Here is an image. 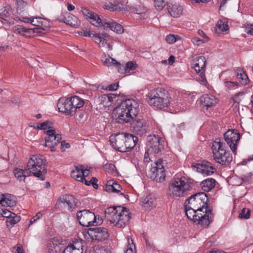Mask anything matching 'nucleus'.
<instances>
[{
    "mask_svg": "<svg viewBox=\"0 0 253 253\" xmlns=\"http://www.w3.org/2000/svg\"><path fill=\"white\" fill-rule=\"evenodd\" d=\"M1 205L4 207H13L15 205V201L10 194H3Z\"/></svg>",
    "mask_w": 253,
    "mask_h": 253,
    "instance_id": "nucleus-37",
    "label": "nucleus"
},
{
    "mask_svg": "<svg viewBox=\"0 0 253 253\" xmlns=\"http://www.w3.org/2000/svg\"><path fill=\"white\" fill-rule=\"evenodd\" d=\"M146 153L153 154L159 153L164 148V140L158 135H150L147 137Z\"/></svg>",
    "mask_w": 253,
    "mask_h": 253,
    "instance_id": "nucleus-8",
    "label": "nucleus"
},
{
    "mask_svg": "<svg viewBox=\"0 0 253 253\" xmlns=\"http://www.w3.org/2000/svg\"><path fill=\"white\" fill-rule=\"evenodd\" d=\"M125 144L127 147V152L130 151L136 145L138 141V137L131 134L125 133Z\"/></svg>",
    "mask_w": 253,
    "mask_h": 253,
    "instance_id": "nucleus-28",
    "label": "nucleus"
},
{
    "mask_svg": "<svg viewBox=\"0 0 253 253\" xmlns=\"http://www.w3.org/2000/svg\"><path fill=\"white\" fill-rule=\"evenodd\" d=\"M128 246L127 248L126 251V253H135L133 249H135V245L133 244V240L131 238H127Z\"/></svg>",
    "mask_w": 253,
    "mask_h": 253,
    "instance_id": "nucleus-44",
    "label": "nucleus"
},
{
    "mask_svg": "<svg viewBox=\"0 0 253 253\" xmlns=\"http://www.w3.org/2000/svg\"><path fill=\"white\" fill-rule=\"evenodd\" d=\"M150 171L151 178L153 180L161 182L165 180L166 174L161 160H159L154 163V166L151 168Z\"/></svg>",
    "mask_w": 253,
    "mask_h": 253,
    "instance_id": "nucleus-12",
    "label": "nucleus"
},
{
    "mask_svg": "<svg viewBox=\"0 0 253 253\" xmlns=\"http://www.w3.org/2000/svg\"><path fill=\"white\" fill-rule=\"evenodd\" d=\"M116 98V95L114 94H111L110 95H106L103 94L101 96V99L103 101H106L107 100L110 102H111L113 101V99Z\"/></svg>",
    "mask_w": 253,
    "mask_h": 253,
    "instance_id": "nucleus-49",
    "label": "nucleus"
},
{
    "mask_svg": "<svg viewBox=\"0 0 253 253\" xmlns=\"http://www.w3.org/2000/svg\"><path fill=\"white\" fill-rule=\"evenodd\" d=\"M192 42L194 44L199 45L201 43H203L206 41L201 40L198 38L195 37L192 39Z\"/></svg>",
    "mask_w": 253,
    "mask_h": 253,
    "instance_id": "nucleus-58",
    "label": "nucleus"
},
{
    "mask_svg": "<svg viewBox=\"0 0 253 253\" xmlns=\"http://www.w3.org/2000/svg\"><path fill=\"white\" fill-rule=\"evenodd\" d=\"M81 35L84 36V37H91V33L89 31H84L83 32H81V33H80Z\"/></svg>",
    "mask_w": 253,
    "mask_h": 253,
    "instance_id": "nucleus-62",
    "label": "nucleus"
},
{
    "mask_svg": "<svg viewBox=\"0 0 253 253\" xmlns=\"http://www.w3.org/2000/svg\"><path fill=\"white\" fill-rule=\"evenodd\" d=\"M213 160L218 164L228 166L232 161V156L225 149V144L220 138L216 139L211 147Z\"/></svg>",
    "mask_w": 253,
    "mask_h": 253,
    "instance_id": "nucleus-5",
    "label": "nucleus"
},
{
    "mask_svg": "<svg viewBox=\"0 0 253 253\" xmlns=\"http://www.w3.org/2000/svg\"><path fill=\"white\" fill-rule=\"evenodd\" d=\"M84 181L85 184L87 186H89L92 184L94 189H96L98 188V186L97 184L98 179L96 177H92L90 181H87L84 178Z\"/></svg>",
    "mask_w": 253,
    "mask_h": 253,
    "instance_id": "nucleus-45",
    "label": "nucleus"
},
{
    "mask_svg": "<svg viewBox=\"0 0 253 253\" xmlns=\"http://www.w3.org/2000/svg\"><path fill=\"white\" fill-rule=\"evenodd\" d=\"M83 14L88 19L90 23L96 27H102L104 22L99 16L95 13L93 12L86 8L82 9Z\"/></svg>",
    "mask_w": 253,
    "mask_h": 253,
    "instance_id": "nucleus-19",
    "label": "nucleus"
},
{
    "mask_svg": "<svg viewBox=\"0 0 253 253\" xmlns=\"http://www.w3.org/2000/svg\"><path fill=\"white\" fill-rule=\"evenodd\" d=\"M244 93L242 92H239L235 94L233 97V100L235 103H239L240 100L238 99V97L239 95H242Z\"/></svg>",
    "mask_w": 253,
    "mask_h": 253,
    "instance_id": "nucleus-61",
    "label": "nucleus"
},
{
    "mask_svg": "<svg viewBox=\"0 0 253 253\" xmlns=\"http://www.w3.org/2000/svg\"><path fill=\"white\" fill-rule=\"evenodd\" d=\"M140 201L142 209L146 211H150L156 206V198L152 194L141 197Z\"/></svg>",
    "mask_w": 253,
    "mask_h": 253,
    "instance_id": "nucleus-17",
    "label": "nucleus"
},
{
    "mask_svg": "<svg viewBox=\"0 0 253 253\" xmlns=\"http://www.w3.org/2000/svg\"><path fill=\"white\" fill-rule=\"evenodd\" d=\"M59 21L72 27L78 26L80 24L77 17L68 12L65 13L64 15L60 16L59 18Z\"/></svg>",
    "mask_w": 253,
    "mask_h": 253,
    "instance_id": "nucleus-21",
    "label": "nucleus"
},
{
    "mask_svg": "<svg viewBox=\"0 0 253 253\" xmlns=\"http://www.w3.org/2000/svg\"><path fill=\"white\" fill-rule=\"evenodd\" d=\"M206 59L204 56H200L196 58L193 61V68L197 73L200 74V76L202 81L206 80L205 70H206Z\"/></svg>",
    "mask_w": 253,
    "mask_h": 253,
    "instance_id": "nucleus-18",
    "label": "nucleus"
},
{
    "mask_svg": "<svg viewBox=\"0 0 253 253\" xmlns=\"http://www.w3.org/2000/svg\"><path fill=\"white\" fill-rule=\"evenodd\" d=\"M39 28H26L20 25H16L13 27V31L16 34H19L24 36L25 33L31 34L32 33H41V31H39Z\"/></svg>",
    "mask_w": 253,
    "mask_h": 253,
    "instance_id": "nucleus-27",
    "label": "nucleus"
},
{
    "mask_svg": "<svg viewBox=\"0 0 253 253\" xmlns=\"http://www.w3.org/2000/svg\"><path fill=\"white\" fill-rule=\"evenodd\" d=\"M39 18L37 20L35 19V22H33V24H32L33 25L36 26V28H39V31H41V33H42V31L43 30V29L41 28V26L42 25V21H40L41 20V18L39 17H37Z\"/></svg>",
    "mask_w": 253,
    "mask_h": 253,
    "instance_id": "nucleus-52",
    "label": "nucleus"
},
{
    "mask_svg": "<svg viewBox=\"0 0 253 253\" xmlns=\"http://www.w3.org/2000/svg\"><path fill=\"white\" fill-rule=\"evenodd\" d=\"M215 182L214 178H208L201 182L200 186L204 191L209 192L214 187Z\"/></svg>",
    "mask_w": 253,
    "mask_h": 253,
    "instance_id": "nucleus-30",
    "label": "nucleus"
},
{
    "mask_svg": "<svg viewBox=\"0 0 253 253\" xmlns=\"http://www.w3.org/2000/svg\"><path fill=\"white\" fill-rule=\"evenodd\" d=\"M191 189L188 179L184 177L174 178L169 184L168 194L173 198L184 197Z\"/></svg>",
    "mask_w": 253,
    "mask_h": 253,
    "instance_id": "nucleus-6",
    "label": "nucleus"
},
{
    "mask_svg": "<svg viewBox=\"0 0 253 253\" xmlns=\"http://www.w3.org/2000/svg\"><path fill=\"white\" fill-rule=\"evenodd\" d=\"M251 216V211L250 209L243 208L239 213V217L240 218L249 219Z\"/></svg>",
    "mask_w": 253,
    "mask_h": 253,
    "instance_id": "nucleus-43",
    "label": "nucleus"
},
{
    "mask_svg": "<svg viewBox=\"0 0 253 253\" xmlns=\"http://www.w3.org/2000/svg\"><path fill=\"white\" fill-rule=\"evenodd\" d=\"M179 38L178 35L169 34L166 36V41L168 43L171 44L175 42Z\"/></svg>",
    "mask_w": 253,
    "mask_h": 253,
    "instance_id": "nucleus-46",
    "label": "nucleus"
},
{
    "mask_svg": "<svg viewBox=\"0 0 253 253\" xmlns=\"http://www.w3.org/2000/svg\"><path fill=\"white\" fill-rule=\"evenodd\" d=\"M20 216L14 214V215H13L6 220V225L7 226H13L16 223H18L20 220Z\"/></svg>",
    "mask_w": 253,
    "mask_h": 253,
    "instance_id": "nucleus-40",
    "label": "nucleus"
},
{
    "mask_svg": "<svg viewBox=\"0 0 253 253\" xmlns=\"http://www.w3.org/2000/svg\"><path fill=\"white\" fill-rule=\"evenodd\" d=\"M101 60L104 65L107 66H115L118 68L119 72L123 73V71L121 70L122 65L109 56L107 57L104 54V56L102 57Z\"/></svg>",
    "mask_w": 253,
    "mask_h": 253,
    "instance_id": "nucleus-29",
    "label": "nucleus"
},
{
    "mask_svg": "<svg viewBox=\"0 0 253 253\" xmlns=\"http://www.w3.org/2000/svg\"><path fill=\"white\" fill-rule=\"evenodd\" d=\"M103 28L105 30L110 29L117 34H122L124 32L123 26L120 24L114 22L108 21L104 22L103 25Z\"/></svg>",
    "mask_w": 253,
    "mask_h": 253,
    "instance_id": "nucleus-26",
    "label": "nucleus"
},
{
    "mask_svg": "<svg viewBox=\"0 0 253 253\" xmlns=\"http://www.w3.org/2000/svg\"><path fill=\"white\" fill-rule=\"evenodd\" d=\"M0 15L1 16V18H3V17H7L9 16L10 13L8 10L4 7L0 10Z\"/></svg>",
    "mask_w": 253,
    "mask_h": 253,
    "instance_id": "nucleus-55",
    "label": "nucleus"
},
{
    "mask_svg": "<svg viewBox=\"0 0 253 253\" xmlns=\"http://www.w3.org/2000/svg\"><path fill=\"white\" fill-rule=\"evenodd\" d=\"M202 173L205 175H210L213 174L216 169L213 165L208 162H203L202 163Z\"/></svg>",
    "mask_w": 253,
    "mask_h": 253,
    "instance_id": "nucleus-33",
    "label": "nucleus"
},
{
    "mask_svg": "<svg viewBox=\"0 0 253 253\" xmlns=\"http://www.w3.org/2000/svg\"><path fill=\"white\" fill-rule=\"evenodd\" d=\"M83 240L73 241L63 252V253H83Z\"/></svg>",
    "mask_w": 253,
    "mask_h": 253,
    "instance_id": "nucleus-22",
    "label": "nucleus"
},
{
    "mask_svg": "<svg viewBox=\"0 0 253 253\" xmlns=\"http://www.w3.org/2000/svg\"><path fill=\"white\" fill-rule=\"evenodd\" d=\"M246 32L248 34L252 35L253 34V24H248L246 27Z\"/></svg>",
    "mask_w": 253,
    "mask_h": 253,
    "instance_id": "nucleus-56",
    "label": "nucleus"
},
{
    "mask_svg": "<svg viewBox=\"0 0 253 253\" xmlns=\"http://www.w3.org/2000/svg\"><path fill=\"white\" fill-rule=\"evenodd\" d=\"M228 25L226 22L219 20L216 25V31L217 32H224L228 30Z\"/></svg>",
    "mask_w": 253,
    "mask_h": 253,
    "instance_id": "nucleus-41",
    "label": "nucleus"
},
{
    "mask_svg": "<svg viewBox=\"0 0 253 253\" xmlns=\"http://www.w3.org/2000/svg\"><path fill=\"white\" fill-rule=\"evenodd\" d=\"M146 101L152 107L162 109L171 103L169 92L163 88H156L150 90L146 95Z\"/></svg>",
    "mask_w": 253,
    "mask_h": 253,
    "instance_id": "nucleus-3",
    "label": "nucleus"
},
{
    "mask_svg": "<svg viewBox=\"0 0 253 253\" xmlns=\"http://www.w3.org/2000/svg\"><path fill=\"white\" fill-rule=\"evenodd\" d=\"M89 235L92 240L99 242L107 239L109 236L108 229L102 227L89 228Z\"/></svg>",
    "mask_w": 253,
    "mask_h": 253,
    "instance_id": "nucleus-14",
    "label": "nucleus"
},
{
    "mask_svg": "<svg viewBox=\"0 0 253 253\" xmlns=\"http://www.w3.org/2000/svg\"><path fill=\"white\" fill-rule=\"evenodd\" d=\"M70 146V144L69 143H66L65 140L61 141L60 149L62 152L65 151L66 149H69Z\"/></svg>",
    "mask_w": 253,
    "mask_h": 253,
    "instance_id": "nucleus-54",
    "label": "nucleus"
},
{
    "mask_svg": "<svg viewBox=\"0 0 253 253\" xmlns=\"http://www.w3.org/2000/svg\"><path fill=\"white\" fill-rule=\"evenodd\" d=\"M95 253H110L109 250H107L104 247H101L96 249L95 251Z\"/></svg>",
    "mask_w": 253,
    "mask_h": 253,
    "instance_id": "nucleus-57",
    "label": "nucleus"
},
{
    "mask_svg": "<svg viewBox=\"0 0 253 253\" xmlns=\"http://www.w3.org/2000/svg\"><path fill=\"white\" fill-rule=\"evenodd\" d=\"M92 38L96 43H98L100 47H105L107 44H108L107 40L100 36L99 34H93Z\"/></svg>",
    "mask_w": 253,
    "mask_h": 253,
    "instance_id": "nucleus-38",
    "label": "nucleus"
},
{
    "mask_svg": "<svg viewBox=\"0 0 253 253\" xmlns=\"http://www.w3.org/2000/svg\"><path fill=\"white\" fill-rule=\"evenodd\" d=\"M17 2L18 6H21L22 7L27 5V3L23 0H17Z\"/></svg>",
    "mask_w": 253,
    "mask_h": 253,
    "instance_id": "nucleus-64",
    "label": "nucleus"
},
{
    "mask_svg": "<svg viewBox=\"0 0 253 253\" xmlns=\"http://www.w3.org/2000/svg\"><path fill=\"white\" fill-rule=\"evenodd\" d=\"M224 139L233 153L237 154V148L240 139V134L236 129H228L224 134Z\"/></svg>",
    "mask_w": 253,
    "mask_h": 253,
    "instance_id": "nucleus-10",
    "label": "nucleus"
},
{
    "mask_svg": "<svg viewBox=\"0 0 253 253\" xmlns=\"http://www.w3.org/2000/svg\"><path fill=\"white\" fill-rule=\"evenodd\" d=\"M225 86L228 89H235L239 86V83L237 82L225 81L224 82Z\"/></svg>",
    "mask_w": 253,
    "mask_h": 253,
    "instance_id": "nucleus-47",
    "label": "nucleus"
},
{
    "mask_svg": "<svg viewBox=\"0 0 253 253\" xmlns=\"http://www.w3.org/2000/svg\"><path fill=\"white\" fill-rule=\"evenodd\" d=\"M70 97H61L58 101L57 106L60 112L64 113L67 115L73 116L74 112L72 104H71Z\"/></svg>",
    "mask_w": 253,
    "mask_h": 253,
    "instance_id": "nucleus-15",
    "label": "nucleus"
},
{
    "mask_svg": "<svg viewBox=\"0 0 253 253\" xmlns=\"http://www.w3.org/2000/svg\"><path fill=\"white\" fill-rule=\"evenodd\" d=\"M118 87V84H112L108 85L107 88L111 91H114L117 89Z\"/></svg>",
    "mask_w": 253,
    "mask_h": 253,
    "instance_id": "nucleus-60",
    "label": "nucleus"
},
{
    "mask_svg": "<svg viewBox=\"0 0 253 253\" xmlns=\"http://www.w3.org/2000/svg\"><path fill=\"white\" fill-rule=\"evenodd\" d=\"M104 212L107 221L118 228L126 226L130 218L129 211L121 206L108 208Z\"/></svg>",
    "mask_w": 253,
    "mask_h": 253,
    "instance_id": "nucleus-2",
    "label": "nucleus"
},
{
    "mask_svg": "<svg viewBox=\"0 0 253 253\" xmlns=\"http://www.w3.org/2000/svg\"><path fill=\"white\" fill-rule=\"evenodd\" d=\"M42 216L41 212H38L34 216H33L30 221V224L35 222L38 219L41 218Z\"/></svg>",
    "mask_w": 253,
    "mask_h": 253,
    "instance_id": "nucleus-53",
    "label": "nucleus"
},
{
    "mask_svg": "<svg viewBox=\"0 0 253 253\" xmlns=\"http://www.w3.org/2000/svg\"><path fill=\"white\" fill-rule=\"evenodd\" d=\"M76 215L80 224L84 227L97 225L101 223L96 221V216L94 213L89 210L78 211Z\"/></svg>",
    "mask_w": 253,
    "mask_h": 253,
    "instance_id": "nucleus-7",
    "label": "nucleus"
},
{
    "mask_svg": "<svg viewBox=\"0 0 253 253\" xmlns=\"http://www.w3.org/2000/svg\"><path fill=\"white\" fill-rule=\"evenodd\" d=\"M14 213L11 212L7 209H1V214L2 216L5 217L8 219L13 215H14Z\"/></svg>",
    "mask_w": 253,
    "mask_h": 253,
    "instance_id": "nucleus-50",
    "label": "nucleus"
},
{
    "mask_svg": "<svg viewBox=\"0 0 253 253\" xmlns=\"http://www.w3.org/2000/svg\"><path fill=\"white\" fill-rule=\"evenodd\" d=\"M153 0L154 1L155 7L157 10L160 11L163 9L165 6V3L163 0Z\"/></svg>",
    "mask_w": 253,
    "mask_h": 253,
    "instance_id": "nucleus-48",
    "label": "nucleus"
},
{
    "mask_svg": "<svg viewBox=\"0 0 253 253\" xmlns=\"http://www.w3.org/2000/svg\"><path fill=\"white\" fill-rule=\"evenodd\" d=\"M201 102L203 108L206 107L207 109L214 106L217 101L216 98L211 94H204L201 97Z\"/></svg>",
    "mask_w": 253,
    "mask_h": 253,
    "instance_id": "nucleus-24",
    "label": "nucleus"
},
{
    "mask_svg": "<svg viewBox=\"0 0 253 253\" xmlns=\"http://www.w3.org/2000/svg\"><path fill=\"white\" fill-rule=\"evenodd\" d=\"M113 114L117 122L120 124H126L131 122L133 117L128 112L122 102L113 111Z\"/></svg>",
    "mask_w": 253,
    "mask_h": 253,
    "instance_id": "nucleus-9",
    "label": "nucleus"
},
{
    "mask_svg": "<svg viewBox=\"0 0 253 253\" xmlns=\"http://www.w3.org/2000/svg\"><path fill=\"white\" fill-rule=\"evenodd\" d=\"M89 172V170L86 169H84L83 166H77L75 169L73 170L71 175L72 177L78 181L84 182V179L86 177L85 173Z\"/></svg>",
    "mask_w": 253,
    "mask_h": 253,
    "instance_id": "nucleus-23",
    "label": "nucleus"
},
{
    "mask_svg": "<svg viewBox=\"0 0 253 253\" xmlns=\"http://www.w3.org/2000/svg\"><path fill=\"white\" fill-rule=\"evenodd\" d=\"M125 133H119L115 136L110 137V142L112 146L121 152H127V147L125 144Z\"/></svg>",
    "mask_w": 253,
    "mask_h": 253,
    "instance_id": "nucleus-13",
    "label": "nucleus"
},
{
    "mask_svg": "<svg viewBox=\"0 0 253 253\" xmlns=\"http://www.w3.org/2000/svg\"><path fill=\"white\" fill-rule=\"evenodd\" d=\"M126 108L128 112L131 114L132 116L135 117L140 111L139 104L138 102L133 99H126L122 101Z\"/></svg>",
    "mask_w": 253,
    "mask_h": 253,
    "instance_id": "nucleus-20",
    "label": "nucleus"
},
{
    "mask_svg": "<svg viewBox=\"0 0 253 253\" xmlns=\"http://www.w3.org/2000/svg\"><path fill=\"white\" fill-rule=\"evenodd\" d=\"M136 64L133 62H128L125 65H122L121 70L123 71V73H127L131 70H135L136 67Z\"/></svg>",
    "mask_w": 253,
    "mask_h": 253,
    "instance_id": "nucleus-39",
    "label": "nucleus"
},
{
    "mask_svg": "<svg viewBox=\"0 0 253 253\" xmlns=\"http://www.w3.org/2000/svg\"><path fill=\"white\" fill-rule=\"evenodd\" d=\"M105 8L109 9L111 11L117 10V8L116 5H113L112 3H108L105 5Z\"/></svg>",
    "mask_w": 253,
    "mask_h": 253,
    "instance_id": "nucleus-59",
    "label": "nucleus"
},
{
    "mask_svg": "<svg viewBox=\"0 0 253 253\" xmlns=\"http://www.w3.org/2000/svg\"><path fill=\"white\" fill-rule=\"evenodd\" d=\"M38 18H38L37 17H24L22 18V19H21V21L23 22H25V23L33 24V22H35V19L37 20Z\"/></svg>",
    "mask_w": 253,
    "mask_h": 253,
    "instance_id": "nucleus-51",
    "label": "nucleus"
},
{
    "mask_svg": "<svg viewBox=\"0 0 253 253\" xmlns=\"http://www.w3.org/2000/svg\"><path fill=\"white\" fill-rule=\"evenodd\" d=\"M208 202L207 194L200 192L190 196L184 203L188 218L204 227H208L212 222L214 216Z\"/></svg>",
    "mask_w": 253,
    "mask_h": 253,
    "instance_id": "nucleus-1",
    "label": "nucleus"
},
{
    "mask_svg": "<svg viewBox=\"0 0 253 253\" xmlns=\"http://www.w3.org/2000/svg\"><path fill=\"white\" fill-rule=\"evenodd\" d=\"M121 189V185L114 180L108 181L105 186V190L108 193H118Z\"/></svg>",
    "mask_w": 253,
    "mask_h": 253,
    "instance_id": "nucleus-31",
    "label": "nucleus"
},
{
    "mask_svg": "<svg viewBox=\"0 0 253 253\" xmlns=\"http://www.w3.org/2000/svg\"><path fill=\"white\" fill-rule=\"evenodd\" d=\"M167 9L171 16L177 18L179 17L183 11V8L178 3L169 2L167 4Z\"/></svg>",
    "mask_w": 253,
    "mask_h": 253,
    "instance_id": "nucleus-25",
    "label": "nucleus"
},
{
    "mask_svg": "<svg viewBox=\"0 0 253 253\" xmlns=\"http://www.w3.org/2000/svg\"><path fill=\"white\" fill-rule=\"evenodd\" d=\"M58 201L64 204H66L69 209L74 208L75 198L71 195H64L61 196Z\"/></svg>",
    "mask_w": 253,
    "mask_h": 253,
    "instance_id": "nucleus-35",
    "label": "nucleus"
},
{
    "mask_svg": "<svg viewBox=\"0 0 253 253\" xmlns=\"http://www.w3.org/2000/svg\"><path fill=\"white\" fill-rule=\"evenodd\" d=\"M52 123L48 121H46L40 124L39 126H38L36 127H35L37 129L40 130H46L47 129H52Z\"/></svg>",
    "mask_w": 253,
    "mask_h": 253,
    "instance_id": "nucleus-42",
    "label": "nucleus"
},
{
    "mask_svg": "<svg viewBox=\"0 0 253 253\" xmlns=\"http://www.w3.org/2000/svg\"><path fill=\"white\" fill-rule=\"evenodd\" d=\"M235 75L237 80L239 81L241 84L245 85L248 83V77L246 73L242 70H237L235 72Z\"/></svg>",
    "mask_w": 253,
    "mask_h": 253,
    "instance_id": "nucleus-36",
    "label": "nucleus"
},
{
    "mask_svg": "<svg viewBox=\"0 0 253 253\" xmlns=\"http://www.w3.org/2000/svg\"><path fill=\"white\" fill-rule=\"evenodd\" d=\"M45 162L46 160L42 155H33L27 162V170L30 175L33 174L35 177L43 181L45 179V174L47 173Z\"/></svg>",
    "mask_w": 253,
    "mask_h": 253,
    "instance_id": "nucleus-4",
    "label": "nucleus"
},
{
    "mask_svg": "<svg viewBox=\"0 0 253 253\" xmlns=\"http://www.w3.org/2000/svg\"><path fill=\"white\" fill-rule=\"evenodd\" d=\"M131 127L133 132L139 135H143L146 133L148 126L145 120L143 119H133Z\"/></svg>",
    "mask_w": 253,
    "mask_h": 253,
    "instance_id": "nucleus-16",
    "label": "nucleus"
},
{
    "mask_svg": "<svg viewBox=\"0 0 253 253\" xmlns=\"http://www.w3.org/2000/svg\"><path fill=\"white\" fill-rule=\"evenodd\" d=\"M71 104L73 108L74 114L78 109L82 107L84 105V101L81 98L78 96H73L70 97Z\"/></svg>",
    "mask_w": 253,
    "mask_h": 253,
    "instance_id": "nucleus-32",
    "label": "nucleus"
},
{
    "mask_svg": "<svg viewBox=\"0 0 253 253\" xmlns=\"http://www.w3.org/2000/svg\"><path fill=\"white\" fill-rule=\"evenodd\" d=\"M198 33L200 36H201L206 39V40L205 41H208V37L207 36L206 34L202 30H199L198 31Z\"/></svg>",
    "mask_w": 253,
    "mask_h": 253,
    "instance_id": "nucleus-63",
    "label": "nucleus"
},
{
    "mask_svg": "<svg viewBox=\"0 0 253 253\" xmlns=\"http://www.w3.org/2000/svg\"><path fill=\"white\" fill-rule=\"evenodd\" d=\"M13 172L15 177L20 182H25V178L27 176H30V174L28 173L26 168L25 170H23L16 168L14 169Z\"/></svg>",
    "mask_w": 253,
    "mask_h": 253,
    "instance_id": "nucleus-34",
    "label": "nucleus"
},
{
    "mask_svg": "<svg viewBox=\"0 0 253 253\" xmlns=\"http://www.w3.org/2000/svg\"><path fill=\"white\" fill-rule=\"evenodd\" d=\"M47 136L45 137V146L50 148L52 152L56 150L55 147L60 142L62 137L60 134H56L55 129L46 131Z\"/></svg>",
    "mask_w": 253,
    "mask_h": 253,
    "instance_id": "nucleus-11",
    "label": "nucleus"
}]
</instances>
